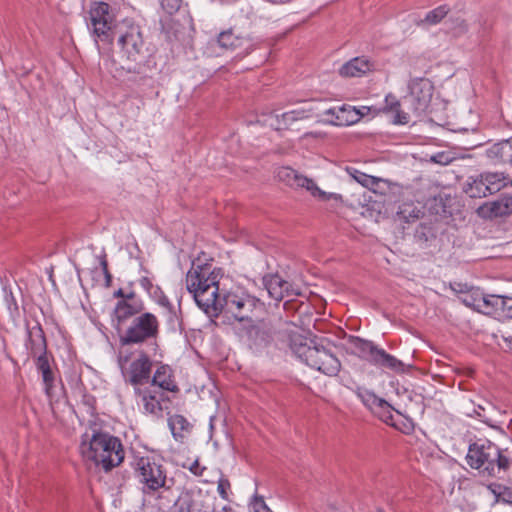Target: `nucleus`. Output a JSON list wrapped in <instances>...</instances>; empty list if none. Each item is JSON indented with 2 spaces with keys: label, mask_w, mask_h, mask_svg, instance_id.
<instances>
[{
  "label": "nucleus",
  "mask_w": 512,
  "mask_h": 512,
  "mask_svg": "<svg viewBox=\"0 0 512 512\" xmlns=\"http://www.w3.org/2000/svg\"><path fill=\"white\" fill-rule=\"evenodd\" d=\"M487 488L495 496L497 502L512 504V484L491 483Z\"/></svg>",
  "instance_id": "72a5a7b5"
},
{
  "label": "nucleus",
  "mask_w": 512,
  "mask_h": 512,
  "mask_svg": "<svg viewBox=\"0 0 512 512\" xmlns=\"http://www.w3.org/2000/svg\"><path fill=\"white\" fill-rule=\"evenodd\" d=\"M143 308L142 301L136 299L133 293L128 294L125 299L118 301L113 312L117 328L129 318L139 314Z\"/></svg>",
  "instance_id": "f3484780"
},
{
  "label": "nucleus",
  "mask_w": 512,
  "mask_h": 512,
  "mask_svg": "<svg viewBox=\"0 0 512 512\" xmlns=\"http://www.w3.org/2000/svg\"><path fill=\"white\" fill-rule=\"evenodd\" d=\"M373 112L374 114L383 112L391 118L395 125H406L410 120L409 114L401 110L400 101L392 94L385 97V103L381 109H373Z\"/></svg>",
  "instance_id": "aec40b11"
},
{
  "label": "nucleus",
  "mask_w": 512,
  "mask_h": 512,
  "mask_svg": "<svg viewBox=\"0 0 512 512\" xmlns=\"http://www.w3.org/2000/svg\"><path fill=\"white\" fill-rule=\"evenodd\" d=\"M477 213L482 218L502 217L512 213V196L504 195L495 201L481 205Z\"/></svg>",
  "instance_id": "6ab92c4d"
},
{
  "label": "nucleus",
  "mask_w": 512,
  "mask_h": 512,
  "mask_svg": "<svg viewBox=\"0 0 512 512\" xmlns=\"http://www.w3.org/2000/svg\"><path fill=\"white\" fill-rule=\"evenodd\" d=\"M169 428L172 432L173 437L176 440H181L185 437V434L189 432L190 424L182 415H173L168 421Z\"/></svg>",
  "instance_id": "2f4dec72"
},
{
  "label": "nucleus",
  "mask_w": 512,
  "mask_h": 512,
  "mask_svg": "<svg viewBox=\"0 0 512 512\" xmlns=\"http://www.w3.org/2000/svg\"><path fill=\"white\" fill-rule=\"evenodd\" d=\"M373 69V63L367 58L356 57L343 64L339 69V74L343 77H362Z\"/></svg>",
  "instance_id": "5701e85b"
},
{
  "label": "nucleus",
  "mask_w": 512,
  "mask_h": 512,
  "mask_svg": "<svg viewBox=\"0 0 512 512\" xmlns=\"http://www.w3.org/2000/svg\"><path fill=\"white\" fill-rule=\"evenodd\" d=\"M464 191L472 198H482L490 195L483 174L476 177H469L465 184Z\"/></svg>",
  "instance_id": "c756f323"
},
{
  "label": "nucleus",
  "mask_w": 512,
  "mask_h": 512,
  "mask_svg": "<svg viewBox=\"0 0 512 512\" xmlns=\"http://www.w3.org/2000/svg\"><path fill=\"white\" fill-rule=\"evenodd\" d=\"M118 364L124 381L134 389L150 382L152 360L144 350L120 351Z\"/></svg>",
  "instance_id": "423d86ee"
},
{
  "label": "nucleus",
  "mask_w": 512,
  "mask_h": 512,
  "mask_svg": "<svg viewBox=\"0 0 512 512\" xmlns=\"http://www.w3.org/2000/svg\"><path fill=\"white\" fill-rule=\"evenodd\" d=\"M356 111H359L360 112V115H361V118L365 115H367L370 111H372V108L368 107V106H362L360 108H356Z\"/></svg>",
  "instance_id": "09e8293b"
},
{
  "label": "nucleus",
  "mask_w": 512,
  "mask_h": 512,
  "mask_svg": "<svg viewBox=\"0 0 512 512\" xmlns=\"http://www.w3.org/2000/svg\"><path fill=\"white\" fill-rule=\"evenodd\" d=\"M409 95L407 100L410 103L413 113L421 116L426 113L433 96L434 87L426 78H415L409 82Z\"/></svg>",
  "instance_id": "f8f14e48"
},
{
  "label": "nucleus",
  "mask_w": 512,
  "mask_h": 512,
  "mask_svg": "<svg viewBox=\"0 0 512 512\" xmlns=\"http://www.w3.org/2000/svg\"><path fill=\"white\" fill-rule=\"evenodd\" d=\"M101 266L107 280V285H109L111 281V275L108 271L107 261L105 259L101 261Z\"/></svg>",
  "instance_id": "49530a36"
},
{
  "label": "nucleus",
  "mask_w": 512,
  "mask_h": 512,
  "mask_svg": "<svg viewBox=\"0 0 512 512\" xmlns=\"http://www.w3.org/2000/svg\"><path fill=\"white\" fill-rule=\"evenodd\" d=\"M361 399L363 403L372 410L373 413H378V409H384L385 414H380V419L385 422H388L392 419L391 406L384 399L378 397L375 393L371 391H365L361 395Z\"/></svg>",
  "instance_id": "bb28decb"
},
{
  "label": "nucleus",
  "mask_w": 512,
  "mask_h": 512,
  "mask_svg": "<svg viewBox=\"0 0 512 512\" xmlns=\"http://www.w3.org/2000/svg\"><path fill=\"white\" fill-rule=\"evenodd\" d=\"M489 154L512 163V141H503L495 144L489 150Z\"/></svg>",
  "instance_id": "e433bc0d"
},
{
  "label": "nucleus",
  "mask_w": 512,
  "mask_h": 512,
  "mask_svg": "<svg viewBox=\"0 0 512 512\" xmlns=\"http://www.w3.org/2000/svg\"><path fill=\"white\" fill-rule=\"evenodd\" d=\"M466 461L471 468L492 477L507 471L511 465V460L501 453L497 445L488 440H478L470 444Z\"/></svg>",
  "instance_id": "39448f33"
},
{
  "label": "nucleus",
  "mask_w": 512,
  "mask_h": 512,
  "mask_svg": "<svg viewBox=\"0 0 512 512\" xmlns=\"http://www.w3.org/2000/svg\"><path fill=\"white\" fill-rule=\"evenodd\" d=\"M183 467L187 468L195 476H202L204 471L206 470V467L201 466L197 459L195 461H193L189 466H186L184 464Z\"/></svg>",
  "instance_id": "c03bdc74"
},
{
  "label": "nucleus",
  "mask_w": 512,
  "mask_h": 512,
  "mask_svg": "<svg viewBox=\"0 0 512 512\" xmlns=\"http://www.w3.org/2000/svg\"><path fill=\"white\" fill-rule=\"evenodd\" d=\"M506 298V317H512V295L505 296Z\"/></svg>",
  "instance_id": "de8ad7c7"
},
{
  "label": "nucleus",
  "mask_w": 512,
  "mask_h": 512,
  "mask_svg": "<svg viewBox=\"0 0 512 512\" xmlns=\"http://www.w3.org/2000/svg\"><path fill=\"white\" fill-rule=\"evenodd\" d=\"M140 286L147 292L150 293L156 285L153 283V279L148 276H143L139 279Z\"/></svg>",
  "instance_id": "a18cd8bd"
},
{
  "label": "nucleus",
  "mask_w": 512,
  "mask_h": 512,
  "mask_svg": "<svg viewBox=\"0 0 512 512\" xmlns=\"http://www.w3.org/2000/svg\"><path fill=\"white\" fill-rule=\"evenodd\" d=\"M485 411H486V408L483 405H481V404L474 405L473 404V408L471 410L467 409L466 414L471 417L476 416L479 419H481L483 422L487 423L489 419L487 418Z\"/></svg>",
  "instance_id": "a19ab883"
},
{
  "label": "nucleus",
  "mask_w": 512,
  "mask_h": 512,
  "mask_svg": "<svg viewBox=\"0 0 512 512\" xmlns=\"http://www.w3.org/2000/svg\"><path fill=\"white\" fill-rule=\"evenodd\" d=\"M321 116H325L324 122L335 126H350L361 120V115L356 108L350 105H342L320 110Z\"/></svg>",
  "instance_id": "ddd939ff"
},
{
  "label": "nucleus",
  "mask_w": 512,
  "mask_h": 512,
  "mask_svg": "<svg viewBox=\"0 0 512 512\" xmlns=\"http://www.w3.org/2000/svg\"><path fill=\"white\" fill-rule=\"evenodd\" d=\"M135 395L140 398L143 410L147 414L158 416L162 412V393L151 386L142 388L136 387L134 389Z\"/></svg>",
  "instance_id": "a211bd4d"
},
{
  "label": "nucleus",
  "mask_w": 512,
  "mask_h": 512,
  "mask_svg": "<svg viewBox=\"0 0 512 512\" xmlns=\"http://www.w3.org/2000/svg\"><path fill=\"white\" fill-rule=\"evenodd\" d=\"M217 492L222 499L229 500L231 494V484L227 478L223 476L219 478L217 482Z\"/></svg>",
  "instance_id": "58836bf2"
},
{
  "label": "nucleus",
  "mask_w": 512,
  "mask_h": 512,
  "mask_svg": "<svg viewBox=\"0 0 512 512\" xmlns=\"http://www.w3.org/2000/svg\"><path fill=\"white\" fill-rule=\"evenodd\" d=\"M26 349L33 357L46 353V339L40 324L35 323L33 326H27Z\"/></svg>",
  "instance_id": "412c9836"
},
{
  "label": "nucleus",
  "mask_w": 512,
  "mask_h": 512,
  "mask_svg": "<svg viewBox=\"0 0 512 512\" xmlns=\"http://www.w3.org/2000/svg\"><path fill=\"white\" fill-rule=\"evenodd\" d=\"M506 341L509 343V348L512 349V338L506 339Z\"/></svg>",
  "instance_id": "603ef678"
},
{
  "label": "nucleus",
  "mask_w": 512,
  "mask_h": 512,
  "mask_svg": "<svg viewBox=\"0 0 512 512\" xmlns=\"http://www.w3.org/2000/svg\"><path fill=\"white\" fill-rule=\"evenodd\" d=\"M285 337L291 351L310 368L329 377L340 372L341 362L337 356L325 346L309 341L295 325L286 328Z\"/></svg>",
  "instance_id": "f03ea898"
},
{
  "label": "nucleus",
  "mask_w": 512,
  "mask_h": 512,
  "mask_svg": "<svg viewBox=\"0 0 512 512\" xmlns=\"http://www.w3.org/2000/svg\"><path fill=\"white\" fill-rule=\"evenodd\" d=\"M159 333L157 317L149 312L136 316L125 332L120 335L121 345L140 344L148 339L155 338Z\"/></svg>",
  "instance_id": "9d476101"
},
{
  "label": "nucleus",
  "mask_w": 512,
  "mask_h": 512,
  "mask_svg": "<svg viewBox=\"0 0 512 512\" xmlns=\"http://www.w3.org/2000/svg\"><path fill=\"white\" fill-rule=\"evenodd\" d=\"M482 313L497 318L506 317V298L504 295L485 294Z\"/></svg>",
  "instance_id": "cd10ccee"
},
{
  "label": "nucleus",
  "mask_w": 512,
  "mask_h": 512,
  "mask_svg": "<svg viewBox=\"0 0 512 512\" xmlns=\"http://www.w3.org/2000/svg\"><path fill=\"white\" fill-rule=\"evenodd\" d=\"M115 31L121 56L130 62H140L146 52V43L140 26L126 19L118 23Z\"/></svg>",
  "instance_id": "1a4fd4ad"
},
{
  "label": "nucleus",
  "mask_w": 512,
  "mask_h": 512,
  "mask_svg": "<svg viewBox=\"0 0 512 512\" xmlns=\"http://www.w3.org/2000/svg\"><path fill=\"white\" fill-rule=\"evenodd\" d=\"M127 295L128 294H124L122 289H118L116 292H114L115 297H121L123 299H125Z\"/></svg>",
  "instance_id": "8fccbe9b"
},
{
  "label": "nucleus",
  "mask_w": 512,
  "mask_h": 512,
  "mask_svg": "<svg viewBox=\"0 0 512 512\" xmlns=\"http://www.w3.org/2000/svg\"><path fill=\"white\" fill-rule=\"evenodd\" d=\"M150 298L156 302L159 306L163 307L167 312V318L170 322H174L177 319L176 311L173 304L169 301L167 296L164 294L162 289L156 285V287L148 293Z\"/></svg>",
  "instance_id": "7c9ffc66"
},
{
  "label": "nucleus",
  "mask_w": 512,
  "mask_h": 512,
  "mask_svg": "<svg viewBox=\"0 0 512 512\" xmlns=\"http://www.w3.org/2000/svg\"><path fill=\"white\" fill-rule=\"evenodd\" d=\"M79 451L82 458L108 472L119 466L125 458L121 440L97 428H91L81 436Z\"/></svg>",
  "instance_id": "f257e3e1"
},
{
  "label": "nucleus",
  "mask_w": 512,
  "mask_h": 512,
  "mask_svg": "<svg viewBox=\"0 0 512 512\" xmlns=\"http://www.w3.org/2000/svg\"><path fill=\"white\" fill-rule=\"evenodd\" d=\"M217 42L221 48L237 52V55L241 57L248 55L254 49L252 39L236 35L232 30L221 32Z\"/></svg>",
  "instance_id": "2eb2a0df"
},
{
  "label": "nucleus",
  "mask_w": 512,
  "mask_h": 512,
  "mask_svg": "<svg viewBox=\"0 0 512 512\" xmlns=\"http://www.w3.org/2000/svg\"><path fill=\"white\" fill-rule=\"evenodd\" d=\"M431 162L441 164V165H448L453 161V157L448 152H438L430 157Z\"/></svg>",
  "instance_id": "ea45409f"
},
{
  "label": "nucleus",
  "mask_w": 512,
  "mask_h": 512,
  "mask_svg": "<svg viewBox=\"0 0 512 512\" xmlns=\"http://www.w3.org/2000/svg\"><path fill=\"white\" fill-rule=\"evenodd\" d=\"M134 477L145 495H152L166 487L167 470L151 456L137 457L133 463Z\"/></svg>",
  "instance_id": "0eeeda50"
},
{
  "label": "nucleus",
  "mask_w": 512,
  "mask_h": 512,
  "mask_svg": "<svg viewBox=\"0 0 512 512\" xmlns=\"http://www.w3.org/2000/svg\"><path fill=\"white\" fill-rule=\"evenodd\" d=\"M373 365L392 370L396 373H403L406 370V365L401 360L387 353L382 348H379V350L376 351V357L373 359Z\"/></svg>",
  "instance_id": "c85d7f7f"
},
{
  "label": "nucleus",
  "mask_w": 512,
  "mask_h": 512,
  "mask_svg": "<svg viewBox=\"0 0 512 512\" xmlns=\"http://www.w3.org/2000/svg\"><path fill=\"white\" fill-rule=\"evenodd\" d=\"M483 177L490 194L498 192L507 184L506 177L501 173H483Z\"/></svg>",
  "instance_id": "c9c22d12"
},
{
  "label": "nucleus",
  "mask_w": 512,
  "mask_h": 512,
  "mask_svg": "<svg viewBox=\"0 0 512 512\" xmlns=\"http://www.w3.org/2000/svg\"><path fill=\"white\" fill-rule=\"evenodd\" d=\"M349 343L354 354L373 364V359L376 357V351L379 350L378 346L374 345L371 341L364 340L359 337H351L349 339Z\"/></svg>",
  "instance_id": "a878e982"
},
{
  "label": "nucleus",
  "mask_w": 512,
  "mask_h": 512,
  "mask_svg": "<svg viewBox=\"0 0 512 512\" xmlns=\"http://www.w3.org/2000/svg\"><path fill=\"white\" fill-rule=\"evenodd\" d=\"M376 414L380 418V414H385V410L384 409H378V413H376Z\"/></svg>",
  "instance_id": "3c124183"
},
{
  "label": "nucleus",
  "mask_w": 512,
  "mask_h": 512,
  "mask_svg": "<svg viewBox=\"0 0 512 512\" xmlns=\"http://www.w3.org/2000/svg\"><path fill=\"white\" fill-rule=\"evenodd\" d=\"M34 358H36L37 370L42 376L44 391H45L46 395L49 398H51L53 396V389H54V385H55V376L51 369L50 361H49L46 353H44L42 355L35 356Z\"/></svg>",
  "instance_id": "393cba45"
},
{
  "label": "nucleus",
  "mask_w": 512,
  "mask_h": 512,
  "mask_svg": "<svg viewBox=\"0 0 512 512\" xmlns=\"http://www.w3.org/2000/svg\"><path fill=\"white\" fill-rule=\"evenodd\" d=\"M469 26L466 20L457 18L453 27L454 34L456 36L464 35L468 32Z\"/></svg>",
  "instance_id": "79ce46f5"
},
{
  "label": "nucleus",
  "mask_w": 512,
  "mask_h": 512,
  "mask_svg": "<svg viewBox=\"0 0 512 512\" xmlns=\"http://www.w3.org/2000/svg\"><path fill=\"white\" fill-rule=\"evenodd\" d=\"M220 270L209 264L192 263L186 274V288L198 307L210 317H217Z\"/></svg>",
  "instance_id": "7ed1b4c3"
},
{
  "label": "nucleus",
  "mask_w": 512,
  "mask_h": 512,
  "mask_svg": "<svg viewBox=\"0 0 512 512\" xmlns=\"http://www.w3.org/2000/svg\"><path fill=\"white\" fill-rule=\"evenodd\" d=\"M263 285L269 297L276 302H280L285 298H293L300 294L292 284L278 274H270L263 277Z\"/></svg>",
  "instance_id": "4468645a"
},
{
  "label": "nucleus",
  "mask_w": 512,
  "mask_h": 512,
  "mask_svg": "<svg viewBox=\"0 0 512 512\" xmlns=\"http://www.w3.org/2000/svg\"><path fill=\"white\" fill-rule=\"evenodd\" d=\"M238 326H240V337L253 345H259L268 339L267 332L263 330L256 318H253L251 323H241Z\"/></svg>",
  "instance_id": "b1692460"
},
{
  "label": "nucleus",
  "mask_w": 512,
  "mask_h": 512,
  "mask_svg": "<svg viewBox=\"0 0 512 512\" xmlns=\"http://www.w3.org/2000/svg\"><path fill=\"white\" fill-rule=\"evenodd\" d=\"M319 102L310 101L306 102L304 106L285 112L278 118L279 129L287 128L297 120L307 119L311 117H321Z\"/></svg>",
  "instance_id": "dca6fc26"
},
{
  "label": "nucleus",
  "mask_w": 512,
  "mask_h": 512,
  "mask_svg": "<svg viewBox=\"0 0 512 512\" xmlns=\"http://www.w3.org/2000/svg\"><path fill=\"white\" fill-rule=\"evenodd\" d=\"M164 10L169 14L176 12L181 5V0H160Z\"/></svg>",
  "instance_id": "37998d69"
},
{
  "label": "nucleus",
  "mask_w": 512,
  "mask_h": 512,
  "mask_svg": "<svg viewBox=\"0 0 512 512\" xmlns=\"http://www.w3.org/2000/svg\"><path fill=\"white\" fill-rule=\"evenodd\" d=\"M450 8L448 5L443 4L435 9L426 13L425 17L421 20V24L432 26L440 23L449 13Z\"/></svg>",
  "instance_id": "f704fd0d"
},
{
  "label": "nucleus",
  "mask_w": 512,
  "mask_h": 512,
  "mask_svg": "<svg viewBox=\"0 0 512 512\" xmlns=\"http://www.w3.org/2000/svg\"><path fill=\"white\" fill-rule=\"evenodd\" d=\"M150 386L153 388H160L170 392L178 390L177 384L174 380L173 371L169 365H159L153 376L150 378Z\"/></svg>",
  "instance_id": "4be33fe9"
},
{
  "label": "nucleus",
  "mask_w": 512,
  "mask_h": 512,
  "mask_svg": "<svg viewBox=\"0 0 512 512\" xmlns=\"http://www.w3.org/2000/svg\"><path fill=\"white\" fill-rule=\"evenodd\" d=\"M484 299L485 294L479 289H472L470 291H467L461 297V301L465 306L470 307L481 313L485 303Z\"/></svg>",
  "instance_id": "473e14b6"
},
{
  "label": "nucleus",
  "mask_w": 512,
  "mask_h": 512,
  "mask_svg": "<svg viewBox=\"0 0 512 512\" xmlns=\"http://www.w3.org/2000/svg\"><path fill=\"white\" fill-rule=\"evenodd\" d=\"M217 316L223 313L229 324L238 328L241 323H251L264 310V303L244 287L236 286L219 297Z\"/></svg>",
  "instance_id": "20e7f679"
},
{
  "label": "nucleus",
  "mask_w": 512,
  "mask_h": 512,
  "mask_svg": "<svg viewBox=\"0 0 512 512\" xmlns=\"http://www.w3.org/2000/svg\"><path fill=\"white\" fill-rule=\"evenodd\" d=\"M346 171L348 174L359 184H361L363 187L372 189L377 183L380 181V179L365 174L355 168H347Z\"/></svg>",
  "instance_id": "4c0bfd02"
},
{
  "label": "nucleus",
  "mask_w": 512,
  "mask_h": 512,
  "mask_svg": "<svg viewBox=\"0 0 512 512\" xmlns=\"http://www.w3.org/2000/svg\"><path fill=\"white\" fill-rule=\"evenodd\" d=\"M306 135H307V136H308V135H311V136H317V134H316V133H313V132H310V133H308V134H306Z\"/></svg>",
  "instance_id": "864d4df0"
},
{
  "label": "nucleus",
  "mask_w": 512,
  "mask_h": 512,
  "mask_svg": "<svg viewBox=\"0 0 512 512\" xmlns=\"http://www.w3.org/2000/svg\"><path fill=\"white\" fill-rule=\"evenodd\" d=\"M116 26V13L111 5L102 1L91 4L88 28L97 43H111L115 38Z\"/></svg>",
  "instance_id": "6e6552de"
},
{
  "label": "nucleus",
  "mask_w": 512,
  "mask_h": 512,
  "mask_svg": "<svg viewBox=\"0 0 512 512\" xmlns=\"http://www.w3.org/2000/svg\"><path fill=\"white\" fill-rule=\"evenodd\" d=\"M278 177L290 186L305 188L311 196L322 202L331 203L332 207L336 208L343 202L342 195L323 191L312 179L298 174L291 168L280 169Z\"/></svg>",
  "instance_id": "9b49d317"
}]
</instances>
